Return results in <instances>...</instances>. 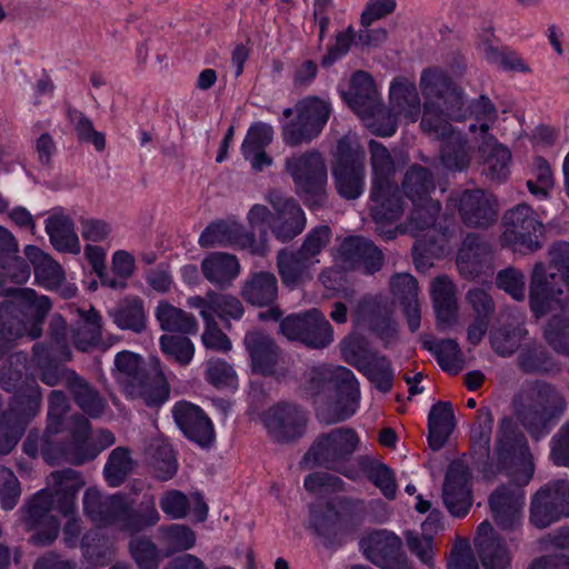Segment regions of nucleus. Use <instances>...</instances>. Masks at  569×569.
Returning <instances> with one entry per match:
<instances>
[{"label": "nucleus", "mask_w": 569, "mask_h": 569, "mask_svg": "<svg viewBox=\"0 0 569 569\" xmlns=\"http://www.w3.org/2000/svg\"><path fill=\"white\" fill-rule=\"evenodd\" d=\"M549 256L552 271L547 272L541 262L533 267L530 307L537 317L555 312L545 326V339L557 352L569 355V306L559 299L562 286L569 289V242L556 243Z\"/></svg>", "instance_id": "f257e3e1"}, {"label": "nucleus", "mask_w": 569, "mask_h": 569, "mask_svg": "<svg viewBox=\"0 0 569 569\" xmlns=\"http://www.w3.org/2000/svg\"><path fill=\"white\" fill-rule=\"evenodd\" d=\"M49 485L52 491L37 492L29 501L24 516L27 528L34 531L31 540L42 546L54 541L60 530V522L51 511L58 510L63 516L74 513V497L83 481L78 471L68 468L52 472Z\"/></svg>", "instance_id": "f03ea898"}, {"label": "nucleus", "mask_w": 569, "mask_h": 569, "mask_svg": "<svg viewBox=\"0 0 569 569\" xmlns=\"http://www.w3.org/2000/svg\"><path fill=\"white\" fill-rule=\"evenodd\" d=\"M306 390L316 399L317 415L327 425L350 418L359 406V382L346 367L312 368Z\"/></svg>", "instance_id": "7ed1b4c3"}, {"label": "nucleus", "mask_w": 569, "mask_h": 569, "mask_svg": "<svg viewBox=\"0 0 569 569\" xmlns=\"http://www.w3.org/2000/svg\"><path fill=\"white\" fill-rule=\"evenodd\" d=\"M512 403L518 420L537 439L549 432L566 408L558 391L539 381L525 386Z\"/></svg>", "instance_id": "20e7f679"}, {"label": "nucleus", "mask_w": 569, "mask_h": 569, "mask_svg": "<svg viewBox=\"0 0 569 569\" xmlns=\"http://www.w3.org/2000/svg\"><path fill=\"white\" fill-rule=\"evenodd\" d=\"M369 151L372 170L371 216L377 224L396 222L403 214L405 203L392 180L396 172L395 162L388 149L375 140H370Z\"/></svg>", "instance_id": "39448f33"}, {"label": "nucleus", "mask_w": 569, "mask_h": 569, "mask_svg": "<svg viewBox=\"0 0 569 569\" xmlns=\"http://www.w3.org/2000/svg\"><path fill=\"white\" fill-rule=\"evenodd\" d=\"M421 128L425 132L442 141L440 163L445 170L461 172L471 161V149L461 132L453 130L450 122L437 113L432 104H428L422 114Z\"/></svg>", "instance_id": "423d86ee"}, {"label": "nucleus", "mask_w": 569, "mask_h": 569, "mask_svg": "<svg viewBox=\"0 0 569 569\" xmlns=\"http://www.w3.org/2000/svg\"><path fill=\"white\" fill-rule=\"evenodd\" d=\"M365 159V151L355 136L347 134L338 141L332 177L342 198L355 200L363 193Z\"/></svg>", "instance_id": "0eeeda50"}, {"label": "nucleus", "mask_w": 569, "mask_h": 569, "mask_svg": "<svg viewBox=\"0 0 569 569\" xmlns=\"http://www.w3.org/2000/svg\"><path fill=\"white\" fill-rule=\"evenodd\" d=\"M349 107L365 121L366 126L381 137H390L396 132L392 117L386 124L380 123L382 114L381 97L372 77L365 71H357L350 80V89L345 94Z\"/></svg>", "instance_id": "6e6552de"}, {"label": "nucleus", "mask_w": 569, "mask_h": 569, "mask_svg": "<svg viewBox=\"0 0 569 569\" xmlns=\"http://www.w3.org/2000/svg\"><path fill=\"white\" fill-rule=\"evenodd\" d=\"M297 119L282 127V140L287 146L298 147L311 142L327 124L332 106L325 97L308 96L295 108Z\"/></svg>", "instance_id": "1a4fd4ad"}, {"label": "nucleus", "mask_w": 569, "mask_h": 569, "mask_svg": "<svg viewBox=\"0 0 569 569\" xmlns=\"http://www.w3.org/2000/svg\"><path fill=\"white\" fill-rule=\"evenodd\" d=\"M420 88L426 98L425 110L432 104L437 113L449 120L465 119L462 91L452 82L447 73L438 68L422 71Z\"/></svg>", "instance_id": "9d476101"}, {"label": "nucleus", "mask_w": 569, "mask_h": 569, "mask_svg": "<svg viewBox=\"0 0 569 569\" xmlns=\"http://www.w3.org/2000/svg\"><path fill=\"white\" fill-rule=\"evenodd\" d=\"M68 429L69 440L64 443L62 453L64 460L72 465H82L94 459L116 441L112 432L104 429L92 435L90 422L82 416H74Z\"/></svg>", "instance_id": "9b49d317"}, {"label": "nucleus", "mask_w": 569, "mask_h": 569, "mask_svg": "<svg viewBox=\"0 0 569 569\" xmlns=\"http://www.w3.org/2000/svg\"><path fill=\"white\" fill-rule=\"evenodd\" d=\"M282 335L291 341L320 349L333 341V330L325 315L312 308L308 311L290 315L280 323Z\"/></svg>", "instance_id": "f8f14e48"}, {"label": "nucleus", "mask_w": 569, "mask_h": 569, "mask_svg": "<svg viewBox=\"0 0 569 569\" xmlns=\"http://www.w3.org/2000/svg\"><path fill=\"white\" fill-rule=\"evenodd\" d=\"M284 167L298 192L315 194L318 204L323 201V189L327 184L328 173L325 159L320 152L311 150L292 154L286 159Z\"/></svg>", "instance_id": "ddd939ff"}, {"label": "nucleus", "mask_w": 569, "mask_h": 569, "mask_svg": "<svg viewBox=\"0 0 569 569\" xmlns=\"http://www.w3.org/2000/svg\"><path fill=\"white\" fill-rule=\"evenodd\" d=\"M503 227L502 246L529 252L540 248L538 233H541L542 222L529 206L521 203L508 210L503 214Z\"/></svg>", "instance_id": "4468645a"}, {"label": "nucleus", "mask_w": 569, "mask_h": 569, "mask_svg": "<svg viewBox=\"0 0 569 569\" xmlns=\"http://www.w3.org/2000/svg\"><path fill=\"white\" fill-rule=\"evenodd\" d=\"M199 244L202 248L233 246L261 257L270 251L266 231L256 239L237 221H218L209 224L200 234Z\"/></svg>", "instance_id": "2eb2a0df"}, {"label": "nucleus", "mask_w": 569, "mask_h": 569, "mask_svg": "<svg viewBox=\"0 0 569 569\" xmlns=\"http://www.w3.org/2000/svg\"><path fill=\"white\" fill-rule=\"evenodd\" d=\"M252 371L277 380L289 372L288 361L273 338L259 330H251L243 338Z\"/></svg>", "instance_id": "dca6fc26"}, {"label": "nucleus", "mask_w": 569, "mask_h": 569, "mask_svg": "<svg viewBox=\"0 0 569 569\" xmlns=\"http://www.w3.org/2000/svg\"><path fill=\"white\" fill-rule=\"evenodd\" d=\"M359 445V438L352 429L337 428L317 438L305 455L303 462L308 467H336L351 456Z\"/></svg>", "instance_id": "f3484780"}, {"label": "nucleus", "mask_w": 569, "mask_h": 569, "mask_svg": "<svg viewBox=\"0 0 569 569\" xmlns=\"http://www.w3.org/2000/svg\"><path fill=\"white\" fill-rule=\"evenodd\" d=\"M447 206L458 209L462 222L471 228H488L498 216L496 198L481 189L453 191Z\"/></svg>", "instance_id": "a211bd4d"}, {"label": "nucleus", "mask_w": 569, "mask_h": 569, "mask_svg": "<svg viewBox=\"0 0 569 569\" xmlns=\"http://www.w3.org/2000/svg\"><path fill=\"white\" fill-rule=\"evenodd\" d=\"M533 469L530 465L519 485L502 486L490 495L489 506L496 525L501 530L515 531L522 522L525 492L521 486L529 482Z\"/></svg>", "instance_id": "6ab92c4d"}, {"label": "nucleus", "mask_w": 569, "mask_h": 569, "mask_svg": "<svg viewBox=\"0 0 569 569\" xmlns=\"http://www.w3.org/2000/svg\"><path fill=\"white\" fill-rule=\"evenodd\" d=\"M83 508L86 515L99 526H116L120 530L136 527L122 495L103 496L98 489L89 488L84 492Z\"/></svg>", "instance_id": "aec40b11"}, {"label": "nucleus", "mask_w": 569, "mask_h": 569, "mask_svg": "<svg viewBox=\"0 0 569 569\" xmlns=\"http://www.w3.org/2000/svg\"><path fill=\"white\" fill-rule=\"evenodd\" d=\"M365 557L382 569H412L402 552V541L393 532L377 530L360 541Z\"/></svg>", "instance_id": "412c9836"}, {"label": "nucleus", "mask_w": 569, "mask_h": 569, "mask_svg": "<svg viewBox=\"0 0 569 569\" xmlns=\"http://www.w3.org/2000/svg\"><path fill=\"white\" fill-rule=\"evenodd\" d=\"M266 200L272 206L276 216L270 229L273 236L286 243L299 236L306 228L307 219L300 204L292 198H284L276 190L268 191Z\"/></svg>", "instance_id": "4be33fe9"}, {"label": "nucleus", "mask_w": 569, "mask_h": 569, "mask_svg": "<svg viewBox=\"0 0 569 569\" xmlns=\"http://www.w3.org/2000/svg\"><path fill=\"white\" fill-rule=\"evenodd\" d=\"M268 433L278 442L301 437L307 426L306 412L293 403L281 402L269 408L262 417Z\"/></svg>", "instance_id": "5701e85b"}, {"label": "nucleus", "mask_w": 569, "mask_h": 569, "mask_svg": "<svg viewBox=\"0 0 569 569\" xmlns=\"http://www.w3.org/2000/svg\"><path fill=\"white\" fill-rule=\"evenodd\" d=\"M23 253L33 267L34 279L39 286L47 290H57L63 298L76 296V284L66 282L63 268L49 253L32 244L26 246Z\"/></svg>", "instance_id": "b1692460"}, {"label": "nucleus", "mask_w": 569, "mask_h": 569, "mask_svg": "<svg viewBox=\"0 0 569 569\" xmlns=\"http://www.w3.org/2000/svg\"><path fill=\"white\" fill-rule=\"evenodd\" d=\"M176 423L183 435L200 447H209L214 441V429L203 410L188 401H179L172 409Z\"/></svg>", "instance_id": "393cba45"}, {"label": "nucleus", "mask_w": 569, "mask_h": 569, "mask_svg": "<svg viewBox=\"0 0 569 569\" xmlns=\"http://www.w3.org/2000/svg\"><path fill=\"white\" fill-rule=\"evenodd\" d=\"M442 499L448 511L455 517H465L471 505L472 495L469 486V473L461 463H452L447 470Z\"/></svg>", "instance_id": "a878e982"}, {"label": "nucleus", "mask_w": 569, "mask_h": 569, "mask_svg": "<svg viewBox=\"0 0 569 569\" xmlns=\"http://www.w3.org/2000/svg\"><path fill=\"white\" fill-rule=\"evenodd\" d=\"M441 212V203L438 200H428L412 204V209L403 224L385 230L386 224L392 222H385L378 226L379 233L385 239H395L400 233H411L413 237H419L421 232L435 229L438 218Z\"/></svg>", "instance_id": "bb28decb"}, {"label": "nucleus", "mask_w": 569, "mask_h": 569, "mask_svg": "<svg viewBox=\"0 0 569 569\" xmlns=\"http://www.w3.org/2000/svg\"><path fill=\"white\" fill-rule=\"evenodd\" d=\"M187 306L198 309L203 320H216V317L223 321L239 320L244 313L242 302L237 297L212 290L204 297H189Z\"/></svg>", "instance_id": "cd10ccee"}, {"label": "nucleus", "mask_w": 569, "mask_h": 569, "mask_svg": "<svg viewBox=\"0 0 569 569\" xmlns=\"http://www.w3.org/2000/svg\"><path fill=\"white\" fill-rule=\"evenodd\" d=\"M430 298L437 326L445 331L458 323L457 287L447 276H439L430 283Z\"/></svg>", "instance_id": "c85d7f7f"}, {"label": "nucleus", "mask_w": 569, "mask_h": 569, "mask_svg": "<svg viewBox=\"0 0 569 569\" xmlns=\"http://www.w3.org/2000/svg\"><path fill=\"white\" fill-rule=\"evenodd\" d=\"M390 112L380 116V123L386 124L388 118L392 117L397 123L398 118H403L407 122H416L420 111V98L413 82L407 80H396L391 83L389 90Z\"/></svg>", "instance_id": "c756f323"}, {"label": "nucleus", "mask_w": 569, "mask_h": 569, "mask_svg": "<svg viewBox=\"0 0 569 569\" xmlns=\"http://www.w3.org/2000/svg\"><path fill=\"white\" fill-rule=\"evenodd\" d=\"M355 319L358 323H367L383 341L385 347L397 340L398 325L390 316L385 315V307L377 297H363L357 306Z\"/></svg>", "instance_id": "7c9ffc66"}, {"label": "nucleus", "mask_w": 569, "mask_h": 569, "mask_svg": "<svg viewBox=\"0 0 569 569\" xmlns=\"http://www.w3.org/2000/svg\"><path fill=\"white\" fill-rule=\"evenodd\" d=\"M273 134L272 126L266 122H256L248 129L241 144V152L254 171H262L272 164L266 148L273 140Z\"/></svg>", "instance_id": "2f4dec72"}, {"label": "nucleus", "mask_w": 569, "mask_h": 569, "mask_svg": "<svg viewBox=\"0 0 569 569\" xmlns=\"http://www.w3.org/2000/svg\"><path fill=\"white\" fill-rule=\"evenodd\" d=\"M475 545L485 569H505L509 565V552L497 538L489 521L485 520L479 525Z\"/></svg>", "instance_id": "473e14b6"}, {"label": "nucleus", "mask_w": 569, "mask_h": 569, "mask_svg": "<svg viewBox=\"0 0 569 569\" xmlns=\"http://www.w3.org/2000/svg\"><path fill=\"white\" fill-rule=\"evenodd\" d=\"M276 262L281 282L290 289H295L312 279L313 264L298 250L280 249Z\"/></svg>", "instance_id": "72a5a7b5"}, {"label": "nucleus", "mask_w": 569, "mask_h": 569, "mask_svg": "<svg viewBox=\"0 0 569 569\" xmlns=\"http://www.w3.org/2000/svg\"><path fill=\"white\" fill-rule=\"evenodd\" d=\"M240 269L237 257L226 252H212L201 262L203 277L220 288L229 287L239 276Z\"/></svg>", "instance_id": "f704fd0d"}, {"label": "nucleus", "mask_w": 569, "mask_h": 569, "mask_svg": "<svg viewBox=\"0 0 569 569\" xmlns=\"http://www.w3.org/2000/svg\"><path fill=\"white\" fill-rule=\"evenodd\" d=\"M527 453L528 448L523 435L518 430L512 418L503 417L499 421L495 455L505 462L517 457L525 458Z\"/></svg>", "instance_id": "c9c22d12"}, {"label": "nucleus", "mask_w": 569, "mask_h": 569, "mask_svg": "<svg viewBox=\"0 0 569 569\" xmlns=\"http://www.w3.org/2000/svg\"><path fill=\"white\" fill-rule=\"evenodd\" d=\"M347 499L327 502L322 507H315L310 511V525L315 532L330 543L341 532L342 516L338 508H343Z\"/></svg>", "instance_id": "e433bc0d"}, {"label": "nucleus", "mask_w": 569, "mask_h": 569, "mask_svg": "<svg viewBox=\"0 0 569 569\" xmlns=\"http://www.w3.org/2000/svg\"><path fill=\"white\" fill-rule=\"evenodd\" d=\"M241 296L253 306L271 305L278 297V280L272 272L259 271L251 273L243 282Z\"/></svg>", "instance_id": "4c0bfd02"}, {"label": "nucleus", "mask_w": 569, "mask_h": 569, "mask_svg": "<svg viewBox=\"0 0 569 569\" xmlns=\"http://www.w3.org/2000/svg\"><path fill=\"white\" fill-rule=\"evenodd\" d=\"M191 506L197 519L203 521L208 515V506L200 493H193L188 498L179 490H169L166 491L160 499V508L162 511L169 518L176 520L186 518Z\"/></svg>", "instance_id": "58836bf2"}, {"label": "nucleus", "mask_w": 569, "mask_h": 569, "mask_svg": "<svg viewBox=\"0 0 569 569\" xmlns=\"http://www.w3.org/2000/svg\"><path fill=\"white\" fill-rule=\"evenodd\" d=\"M341 253L351 263H361L367 273L378 271L383 261L382 252L370 241L361 237H351L341 244Z\"/></svg>", "instance_id": "ea45409f"}, {"label": "nucleus", "mask_w": 569, "mask_h": 569, "mask_svg": "<svg viewBox=\"0 0 569 569\" xmlns=\"http://www.w3.org/2000/svg\"><path fill=\"white\" fill-rule=\"evenodd\" d=\"M455 415L449 402L439 401L428 416V441L432 450L441 449L455 429Z\"/></svg>", "instance_id": "a19ab883"}, {"label": "nucleus", "mask_w": 569, "mask_h": 569, "mask_svg": "<svg viewBox=\"0 0 569 569\" xmlns=\"http://www.w3.org/2000/svg\"><path fill=\"white\" fill-rule=\"evenodd\" d=\"M46 231L51 244L58 251L77 254L81 250L80 240L72 220L64 214H53L46 221Z\"/></svg>", "instance_id": "79ce46f5"}, {"label": "nucleus", "mask_w": 569, "mask_h": 569, "mask_svg": "<svg viewBox=\"0 0 569 569\" xmlns=\"http://www.w3.org/2000/svg\"><path fill=\"white\" fill-rule=\"evenodd\" d=\"M67 387L80 409L91 418H99L106 407V400L84 379L74 371L67 373Z\"/></svg>", "instance_id": "37998d69"}, {"label": "nucleus", "mask_w": 569, "mask_h": 569, "mask_svg": "<svg viewBox=\"0 0 569 569\" xmlns=\"http://www.w3.org/2000/svg\"><path fill=\"white\" fill-rule=\"evenodd\" d=\"M479 151L486 157L487 177L495 182L505 181L509 173L511 153L495 137H487L479 142Z\"/></svg>", "instance_id": "c03bdc74"}, {"label": "nucleus", "mask_w": 569, "mask_h": 569, "mask_svg": "<svg viewBox=\"0 0 569 569\" xmlns=\"http://www.w3.org/2000/svg\"><path fill=\"white\" fill-rule=\"evenodd\" d=\"M489 256V244L480 241L476 234H468L457 256L459 271L466 277H476Z\"/></svg>", "instance_id": "a18cd8bd"}, {"label": "nucleus", "mask_w": 569, "mask_h": 569, "mask_svg": "<svg viewBox=\"0 0 569 569\" xmlns=\"http://www.w3.org/2000/svg\"><path fill=\"white\" fill-rule=\"evenodd\" d=\"M154 317L163 331L190 335L198 330V322L191 313L172 306L166 300L158 303L154 309Z\"/></svg>", "instance_id": "49530a36"}, {"label": "nucleus", "mask_w": 569, "mask_h": 569, "mask_svg": "<svg viewBox=\"0 0 569 569\" xmlns=\"http://www.w3.org/2000/svg\"><path fill=\"white\" fill-rule=\"evenodd\" d=\"M469 114L463 110V120L470 119L469 132L475 134V139L480 141L486 140L487 137H493L489 133L490 128L493 126L498 118L497 109L493 103L485 96L472 101L468 107ZM460 119L459 121H461Z\"/></svg>", "instance_id": "de8ad7c7"}, {"label": "nucleus", "mask_w": 569, "mask_h": 569, "mask_svg": "<svg viewBox=\"0 0 569 569\" xmlns=\"http://www.w3.org/2000/svg\"><path fill=\"white\" fill-rule=\"evenodd\" d=\"M401 187L412 204L433 200L430 196L436 190L433 174L421 166H411L406 171Z\"/></svg>", "instance_id": "09e8293b"}, {"label": "nucleus", "mask_w": 569, "mask_h": 569, "mask_svg": "<svg viewBox=\"0 0 569 569\" xmlns=\"http://www.w3.org/2000/svg\"><path fill=\"white\" fill-rule=\"evenodd\" d=\"M126 395L131 399H140L147 406L162 405L169 397V386L160 375H144L136 385L129 386Z\"/></svg>", "instance_id": "8fccbe9b"}, {"label": "nucleus", "mask_w": 569, "mask_h": 569, "mask_svg": "<svg viewBox=\"0 0 569 569\" xmlns=\"http://www.w3.org/2000/svg\"><path fill=\"white\" fill-rule=\"evenodd\" d=\"M71 333L76 348L80 351H88L100 340V315L93 309H90L88 312H81V318L72 328Z\"/></svg>", "instance_id": "3c124183"}, {"label": "nucleus", "mask_w": 569, "mask_h": 569, "mask_svg": "<svg viewBox=\"0 0 569 569\" xmlns=\"http://www.w3.org/2000/svg\"><path fill=\"white\" fill-rule=\"evenodd\" d=\"M492 426L493 415L491 410L487 407L480 408L470 429L471 449L479 459L489 457Z\"/></svg>", "instance_id": "603ef678"}, {"label": "nucleus", "mask_w": 569, "mask_h": 569, "mask_svg": "<svg viewBox=\"0 0 569 569\" xmlns=\"http://www.w3.org/2000/svg\"><path fill=\"white\" fill-rule=\"evenodd\" d=\"M569 511V506L558 509L553 505V500L549 497L548 490L542 488L539 490L531 501L530 521L537 528H547L552 522L558 521L560 518L566 517Z\"/></svg>", "instance_id": "864d4df0"}, {"label": "nucleus", "mask_w": 569, "mask_h": 569, "mask_svg": "<svg viewBox=\"0 0 569 569\" xmlns=\"http://www.w3.org/2000/svg\"><path fill=\"white\" fill-rule=\"evenodd\" d=\"M114 323L122 330L141 332L146 327L143 302L139 298L124 299L111 312Z\"/></svg>", "instance_id": "5fc2aeb1"}, {"label": "nucleus", "mask_w": 569, "mask_h": 569, "mask_svg": "<svg viewBox=\"0 0 569 569\" xmlns=\"http://www.w3.org/2000/svg\"><path fill=\"white\" fill-rule=\"evenodd\" d=\"M423 347L431 351L439 366L450 373H458L463 368V356L459 343L453 339H443L439 342L426 341Z\"/></svg>", "instance_id": "6e6d98bb"}, {"label": "nucleus", "mask_w": 569, "mask_h": 569, "mask_svg": "<svg viewBox=\"0 0 569 569\" xmlns=\"http://www.w3.org/2000/svg\"><path fill=\"white\" fill-rule=\"evenodd\" d=\"M362 372L376 387L387 392L392 387L393 370L389 360L379 353H371L363 365L358 369Z\"/></svg>", "instance_id": "4d7b16f0"}, {"label": "nucleus", "mask_w": 569, "mask_h": 569, "mask_svg": "<svg viewBox=\"0 0 569 569\" xmlns=\"http://www.w3.org/2000/svg\"><path fill=\"white\" fill-rule=\"evenodd\" d=\"M116 379L123 391L129 390V386L136 385L146 373L142 368L141 358L130 351H121L116 356Z\"/></svg>", "instance_id": "13d9d810"}, {"label": "nucleus", "mask_w": 569, "mask_h": 569, "mask_svg": "<svg viewBox=\"0 0 569 569\" xmlns=\"http://www.w3.org/2000/svg\"><path fill=\"white\" fill-rule=\"evenodd\" d=\"M133 469L130 451L124 447L113 449L104 465L103 473L111 487L120 486Z\"/></svg>", "instance_id": "bf43d9fd"}, {"label": "nucleus", "mask_w": 569, "mask_h": 569, "mask_svg": "<svg viewBox=\"0 0 569 569\" xmlns=\"http://www.w3.org/2000/svg\"><path fill=\"white\" fill-rule=\"evenodd\" d=\"M160 543L164 549L166 556L177 551L188 550L196 542L194 532L182 525H170L159 529Z\"/></svg>", "instance_id": "052dcab7"}, {"label": "nucleus", "mask_w": 569, "mask_h": 569, "mask_svg": "<svg viewBox=\"0 0 569 569\" xmlns=\"http://www.w3.org/2000/svg\"><path fill=\"white\" fill-rule=\"evenodd\" d=\"M528 331L521 327H502L490 332V343L496 353L511 356L520 347Z\"/></svg>", "instance_id": "680f3d73"}, {"label": "nucleus", "mask_w": 569, "mask_h": 569, "mask_svg": "<svg viewBox=\"0 0 569 569\" xmlns=\"http://www.w3.org/2000/svg\"><path fill=\"white\" fill-rule=\"evenodd\" d=\"M161 351L171 360L187 366L194 356V346L192 341L182 336L162 335L159 339Z\"/></svg>", "instance_id": "e2e57ef3"}, {"label": "nucleus", "mask_w": 569, "mask_h": 569, "mask_svg": "<svg viewBox=\"0 0 569 569\" xmlns=\"http://www.w3.org/2000/svg\"><path fill=\"white\" fill-rule=\"evenodd\" d=\"M331 240V230L328 226L312 228L297 249L313 267L320 263V256Z\"/></svg>", "instance_id": "0e129e2a"}, {"label": "nucleus", "mask_w": 569, "mask_h": 569, "mask_svg": "<svg viewBox=\"0 0 569 569\" xmlns=\"http://www.w3.org/2000/svg\"><path fill=\"white\" fill-rule=\"evenodd\" d=\"M360 465L365 468L368 479L381 491L389 500L396 498L397 483L395 473L383 463H369L367 459H362Z\"/></svg>", "instance_id": "69168bd1"}, {"label": "nucleus", "mask_w": 569, "mask_h": 569, "mask_svg": "<svg viewBox=\"0 0 569 569\" xmlns=\"http://www.w3.org/2000/svg\"><path fill=\"white\" fill-rule=\"evenodd\" d=\"M54 433L56 432L47 430L46 433L39 438H33L32 435H29L23 445L24 452L32 457L40 453L49 463H54L60 459H64V455L62 453L64 445H54L51 440V436Z\"/></svg>", "instance_id": "338daca9"}, {"label": "nucleus", "mask_w": 569, "mask_h": 569, "mask_svg": "<svg viewBox=\"0 0 569 569\" xmlns=\"http://www.w3.org/2000/svg\"><path fill=\"white\" fill-rule=\"evenodd\" d=\"M30 276V267L28 262L19 256V250L6 252L0 256V278L3 277L21 284L27 282Z\"/></svg>", "instance_id": "774afa93"}]
</instances>
